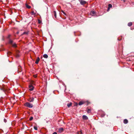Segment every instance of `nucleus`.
Segmentation results:
<instances>
[{
  "instance_id": "f257e3e1",
  "label": "nucleus",
  "mask_w": 134,
  "mask_h": 134,
  "mask_svg": "<svg viewBox=\"0 0 134 134\" xmlns=\"http://www.w3.org/2000/svg\"><path fill=\"white\" fill-rule=\"evenodd\" d=\"M24 105L26 107L29 108H32L33 107V105L32 104L28 102L25 103Z\"/></svg>"
},
{
  "instance_id": "f03ea898",
  "label": "nucleus",
  "mask_w": 134,
  "mask_h": 134,
  "mask_svg": "<svg viewBox=\"0 0 134 134\" xmlns=\"http://www.w3.org/2000/svg\"><path fill=\"white\" fill-rule=\"evenodd\" d=\"M86 3V1L83 0H81L80 1V4L82 5L84 4H85Z\"/></svg>"
},
{
  "instance_id": "7ed1b4c3",
  "label": "nucleus",
  "mask_w": 134,
  "mask_h": 134,
  "mask_svg": "<svg viewBox=\"0 0 134 134\" xmlns=\"http://www.w3.org/2000/svg\"><path fill=\"white\" fill-rule=\"evenodd\" d=\"M29 90L30 91H32L34 89V87L32 86L31 85H30L29 86Z\"/></svg>"
},
{
  "instance_id": "20e7f679",
  "label": "nucleus",
  "mask_w": 134,
  "mask_h": 134,
  "mask_svg": "<svg viewBox=\"0 0 134 134\" xmlns=\"http://www.w3.org/2000/svg\"><path fill=\"white\" fill-rule=\"evenodd\" d=\"M64 130L63 129V128H59L58 129V131L60 133L62 132Z\"/></svg>"
},
{
  "instance_id": "39448f33",
  "label": "nucleus",
  "mask_w": 134,
  "mask_h": 134,
  "mask_svg": "<svg viewBox=\"0 0 134 134\" xmlns=\"http://www.w3.org/2000/svg\"><path fill=\"white\" fill-rule=\"evenodd\" d=\"M82 118L84 120H86L88 119V118L85 115H83L82 116Z\"/></svg>"
},
{
  "instance_id": "423d86ee",
  "label": "nucleus",
  "mask_w": 134,
  "mask_h": 134,
  "mask_svg": "<svg viewBox=\"0 0 134 134\" xmlns=\"http://www.w3.org/2000/svg\"><path fill=\"white\" fill-rule=\"evenodd\" d=\"M40 60V59L38 57L36 60L35 63L36 64H38Z\"/></svg>"
},
{
  "instance_id": "0eeeda50",
  "label": "nucleus",
  "mask_w": 134,
  "mask_h": 134,
  "mask_svg": "<svg viewBox=\"0 0 134 134\" xmlns=\"http://www.w3.org/2000/svg\"><path fill=\"white\" fill-rule=\"evenodd\" d=\"M34 100V98L33 97H32V98H30L29 101L30 102H33Z\"/></svg>"
},
{
  "instance_id": "6e6552de",
  "label": "nucleus",
  "mask_w": 134,
  "mask_h": 134,
  "mask_svg": "<svg viewBox=\"0 0 134 134\" xmlns=\"http://www.w3.org/2000/svg\"><path fill=\"white\" fill-rule=\"evenodd\" d=\"M128 122L127 120L126 119H125L124 120V122L125 124H127Z\"/></svg>"
},
{
  "instance_id": "1a4fd4ad",
  "label": "nucleus",
  "mask_w": 134,
  "mask_h": 134,
  "mask_svg": "<svg viewBox=\"0 0 134 134\" xmlns=\"http://www.w3.org/2000/svg\"><path fill=\"white\" fill-rule=\"evenodd\" d=\"M95 14V12L94 11H91L90 12V14L91 15H93Z\"/></svg>"
},
{
  "instance_id": "9d476101",
  "label": "nucleus",
  "mask_w": 134,
  "mask_h": 134,
  "mask_svg": "<svg viewBox=\"0 0 134 134\" xmlns=\"http://www.w3.org/2000/svg\"><path fill=\"white\" fill-rule=\"evenodd\" d=\"M132 22H129L128 23V25L129 26H130L132 25Z\"/></svg>"
},
{
  "instance_id": "9b49d317",
  "label": "nucleus",
  "mask_w": 134,
  "mask_h": 134,
  "mask_svg": "<svg viewBox=\"0 0 134 134\" xmlns=\"http://www.w3.org/2000/svg\"><path fill=\"white\" fill-rule=\"evenodd\" d=\"M84 103L82 101L80 102L79 103V105H81L82 104H83Z\"/></svg>"
},
{
  "instance_id": "f8f14e48",
  "label": "nucleus",
  "mask_w": 134,
  "mask_h": 134,
  "mask_svg": "<svg viewBox=\"0 0 134 134\" xmlns=\"http://www.w3.org/2000/svg\"><path fill=\"white\" fill-rule=\"evenodd\" d=\"M72 103H68L67 104V106L68 107H70L72 105Z\"/></svg>"
},
{
  "instance_id": "ddd939ff",
  "label": "nucleus",
  "mask_w": 134,
  "mask_h": 134,
  "mask_svg": "<svg viewBox=\"0 0 134 134\" xmlns=\"http://www.w3.org/2000/svg\"><path fill=\"white\" fill-rule=\"evenodd\" d=\"M26 8L28 9H30L31 8V7L30 6L28 5L27 4H26Z\"/></svg>"
},
{
  "instance_id": "4468645a",
  "label": "nucleus",
  "mask_w": 134,
  "mask_h": 134,
  "mask_svg": "<svg viewBox=\"0 0 134 134\" xmlns=\"http://www.w3.org/2000/svg\"><path fill=\"white\" fill-rule=\"evenodd\" d=\"M43 57L45 58H47L48 57V55L46 54H44L43 55Z\"/></svg>"
},
{
  "instance_id": "2eb2a0df",
  "label": "nucleus",
  "mask_w": 134,
  "mask_h": 134,
  "mask_svg": "<svg viewBox=\"0 0 134 134\" xmlns=\"http://www.w3.org/2000/svg\"><path fill=\"white\" fill-rule=\"evenodd\" d=\"M53 13H54V15L55 17V18H56V12L55 11H54L53 12Z\"/></svg>"
},
{
  "instance_id": "dca6fc26",
  "label": "nucleus",
  "mask_w": 134,
  "mask_h": 134,
  "mask_svg": "<svg viewBox=\"0 0 134 134\" xmlns=\"http://www.w3.org/2000/svg\"><path fill=\"white\" fill-rule=\"evenodd\" d=\"M31 15H35L36 14V13H35L33 11L31 12Z\"/></svg>"
},
{
  "instance_id": "f3484780",
  "label": "nucleus",
  "mask_w": 134,
  "mask_h": 134,
  "mask_svg": "<svg viewBox=\"0 0 134 134\" xmlns=\"http://www.w3.org/2000/svg\"><path fill=\"white\" fill-rule=\"evenodd\" d=\"M13 41L11 40H10L9 41V43H10V44H13Z\"/></svg>"
},
{
  "instance_id": "a211bd4d",
  "label": "nucleus",
  "mask_w": 134,
  "mask_h": 134,
  "mask_svg": "<svg viewBox=\"0 0 134 134\" xmlns=\"http://www.w3.org/2000/svg\"><path fill=\"white\" fill-rule=\"evenodd\" d=\"M108 7L110 8L112 7V5L110 4H109L108 5Z\"/></svg>"
},
{
  "instance_id": "6ab92c4d",
  "label": "nucleus",
  "mask_w": 134,
  "mask_h": 134,
  "mask_svg": "<svg viewBox=\"0 0 134 134\" xmlns=\"http://www.w3.org/2000/svg\"><path fill=\"white\" fill-rule=\"evenodd\" d=\"M12 44V45L14 47H15L16 46V45L15 43Z\"/></svg>"
},
{
  "instance_id": "aec40b11",
  "label": "nucleus",
  "mask_w": 134,
  "mask_h": 134,
  "mask_svg": "<svg viewBox=\"0 0 134 134\" xmlns=\"http://www.w3.org/2000/svg\"><path fill=\"white\" fill-rule=\"evenodd\" d=\"M91 111V109H88V110H87V112L89 113H90V112Z\"/></svg>"
},
{
  "instance_id": "412c9836",
  "label": "nucleus",
  "mask_w": 134,
  "mask_h": 134,
  "mask_svg": "<svg viewBox=\"0 0 134 134\" xmlns=\"http://www.w3.org/2000/svg\"><path fill=\"white\" fill-rule=\"evenodd\" d=\"M28 34V32H25L23 33V34Z\"/></svg>"
},
{
  "instance_id": "4be33fe9",
  "label": "nucleus",
  "mask_w": 134,
  "mask_h": 134,
  "mask_svg": "<svg viewBox=\"0 0 134 134\" xmlns=\"http://www.w3.org/2000/svg\"><path fill=\"white\" fill-rule=\"evenodd\" d=\"M34 129L35 130H37V127L36 126H34Z\"/></svg>"
},
{
  "instance_id": "5701e85b",
  "label": "nucleus",
  "mask_w": 134,
  "mask_h": 134,
  "mask_svg": "<svg viewBox=\"0 0 134 134\" xmlns=\"http://www.w3.org/2000/svg\"><path fill=\"white\" fill-rule=\"evenodd\" d=\"M33 119V117H31L30 118V119H29V120H30V121H31Z\"/></svg>"
},
{
  "instance_id": "b1692460",
  "label": "nucleus",
  "mask_w": 134,
  "mask_h": 134,
  "mask_svg": "<svg viewBox=\"0 0 134 134\" xmlns=\"http://www.w3.org/2000/svg\"><path fill=\"white\" fill-rule=\"evenodd\" d=\"M62 12L64 14V15H66V14H65L64 12L63 11H62Z\"/></svg>"
},
{
  "instance_id": "393cba45",
  "label": "nucleus",
  "mask_w": 134,
  "mask_h": 134,
  "mask_svg": "<svg viewBox=\"0 0 134 134\" xmlns=\"http://www.w3.org/2000/svg\"><path fill=\"white\" fill-rule=\"evenodd\" d=\"M4 121L5 122H6L7 121V120L5 119H4Z\"/></svg>"
},
{
  "instance_id": "a878e982",
  "label": "nucleus",
  "mask_w": 134,
  "mask_h": 134,
  "mask_svg": "<svg viewBox=\"0 0 134 134\" xmlns=\"http://www.w3.org/2000/svg\"><path fill=\"white\" fill-rule=\"evenodd\" d=\"M110 8H109L108 7V9L107 10V11L108 12L110 10Z\"/></svg>"
},
{
  "instance_id": "bb28decb",
  "label": "nucleus",
  "mask_w": 134,
  "mask_h": 134,
  "mask_svg": "<svg viewBox=\"0 0 134 134\" xmlns=\"http://www.w3.org/2000/svg\"><path fill=\"white\" fill-rule=\"evenodd\" d=\"M53 134H57V132H53Z\"/></svg>"
},
{
  "instance_id": "cd10ccee",
  "label": "nucleus",
  "mask_w": 134,
  "mask_h": 134,
  "mask_svg": "<svg viewBox=\"0 0 134 134\" xmlns=\"http://www.w3.org/2000/svg\"><path fill=\"white\" fill-rule=\"evenodd\" d=\"M34 77H35V78H36L37 77L36 76V75H34Z\"/></svg>"
},
{
  "instance_id": "c85d7f7f",
  "label": "nucleus",
  "mask_w": 134,
  "mask_h": 134,
  "mask_svg": "<svg viewBox=\"0 0 134 134\" xmlns=\"http://www.w3.org/2000/svg\"><path fill=\"white\" fill-rule=\"evenodd\" d=\"M80 132H81V133L82 134V132H81V131H80Z\"/></svg>"
}]
</instances>
